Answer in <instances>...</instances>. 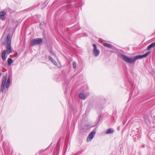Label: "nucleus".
<instances>
[{
    "instance_id": "1",
    "label": "nucleus",
    "mask_w": 155,
    "mask_h": 155,
    "mask_svg": "<svg viewBox=\"0 0 155 155\" xmlns=\"http://www.w3.org/2000/svg\"><path fill=\"white\" fill-rule=\"evenodd\" d=\"M150 51H148L143 55H137L135 57L133 58L128 57L127 56L124 55H122V57L123 58V60L125 61H126L127 63L131 64L133 63L137 59H139L141 58H145L148 55L150 54Z\"/></svg>"
},
{
    "instance_id": "2",
    "label": "nucleus",
    "mask_w": 155,
    "mask_h": 155,
    "mask_svg": "<svg viewBox=\"0 0 155 155\" xmlns=\"http://www.w3.org/2000/svg\"><path fill=\"white\" fill-rule=\"evenodd\" d=\"M6 80L7 77L6 76L3 77L2 79V81L0 89V91L1 92H3L5 88V85L6 88H8L9 86L10 83V79L9 78H8L6 83Z\"/></svg>"
},
{
    "instance_id": "3",
    "label": "nucleus",
    "mask_w": 155,
    "mask_h": 155,
    "mask_svg": "<svg viewBox=\"0 0 155 155\" xmlns=\"http://www.w3.org/2000/svg\"><path fill=\"white\" fill-rule=\"evenodd\" d=\"M42 40L41 38H37L33 39L31 42V45L33 46L37 45L40 44L42 42Z\"/></svg>"
},
{
    "instance_id": "4",
    "label": "nucleus",
    "mask_w": 155,
    "mask_h": 155,
    "mask_svg": "<svg viewBox=\"0 0 155 155\" xmlns=\"http://www.w3.org/2000/svg\"><path fill=\"white\" fill-rule=\"evenodd\" d=\"M11 38L12 37H11V35L9 34H8L6 36L5 38V42H2V44L4 45L6 43L7 45H11Z\"/></svg>"
},
{
    "instance_id": "5",
    "label": "nucleus",
    "mask_w": 155,
    "mask_h": 155,
    "mask_svg": "<svg viewBox=\"0 0 155 155\" xmlns=\"http://www.w3.org/2000/svg\"><path fill=\"white\" fill-rule=\"evenodd\" d=\"M92 45L94 47V49H93V54L95 57H97L99 54L100 51L97 49V47L95 44H93Z\"/></svg>"
},
{
    "instance_id": "6",
    "label": "nucleus",
    "mask_w": 155,
    "mask_h": 155,
    "mask_svg": "<svg viewBox=\"0 0 155 155\" xmlns=\"http://www.w3.org/2000/svg\"><path fill=\"white\" fill-rule=\"evenodd\" d=\"M95 134V132L92 131L89 134L87 138V141L88 142L91 141L94 137Z\"/></svg>"
},
{
    "instance_id": "7",
    "label": "nucleus",
    "mask_w": 155,
    "mask_h": 155,
    "mask_svg": "<svg viewBox=\"0 0 155 155\" xmlns=\"http://www.w3.org/2000/svg\"><path fill=\"white\" fill-rule=\"evenodd\" d=\"M11 45H6L7 50L6 51L8 54H9L12 52V48Z\"/></svg>"
},
{
    "instance_id": "8",
    "label": "nucleus",
    "mask_w": 155,
    "mask_h": 155,
    "mask_svg": "<svg viewBox=\"0 0 155 155\" xmlns=\"http://www.w3.org/2000/svg\"><path fill=\"white\" fill-rule=\"evenodd\" d=\"M6 53V50H4L3 51L2 54V60L3 61H4L6 60V58L5 57V54Z\"/></svg>"
},
{
    "instance_id": "9",
    "label": "nucleus",
    "mask_w": 155,
    "mask_h": 155,
    "mask_svg": "<svg viewBox=\"0 0 155 155\" xmlns=\"http://www.w3.org/2000/svg\"><path fill=\"white\" fill-rule=\"evenodd\" d=\"M5 14L6 13L4 11H2L0 13V18L2 20H4L5 19L4 16Z\"/></svg>"
},
{
    "instance_id": "10",
    "label": "nucleus",
    "mask_w": 155,
    "mask_h": 155,
    "mask_svg": "<svg viewBox=\"0 0 155 155\" xmlns=\"http://www.w3.org/2000/svg\"><path fill=\"white\" fill-rule=\"evenodd\" d=\"M79 96L81 99L82 100H84L86 97V95L82 93H80L79 95Z\"/></svg>"
},
{
    "instance_id": "11",
    "label": "nucleus",
    "mask_w": 155,
    "mask_h": 155,
    "mask_svg": "<svg viewBox=\"0 0 155 155\" xmlns=\"http://www.w3.org/2000/svg\"><path fill=\"white\" fill-rule=\"evenodd\" d=\"M49 59L51 62L55 66H57L58 65V64L56 61L54 59L52 58L49 56Z\"/></svg>"
},
{
    "instance_id": "12",
    "label": "nucleus",
    "mask_w": 155,
    "mask_h": 155,
    "mask_svg": "<svg viewBox=\"0 0 155 155\" xmlns=\"http://www.w3.org/2000/svg\"><path fill=\"white\" fill-rule=\"evenodd\" d=\"M155 47V42H153L148 46L147 48V50H150L151 48Z\"/></svg>"
},
{
    "instance_id": "13",
    "label": "nucleus",
    "mask_w": 155,
    "mask_h": 155,
    "mask_svg": "<svg viewBox=\"0 0 155 155\" xmlns=\"http://www.w3.org/2000/svg\"><path fill=\"white\" fill-rule=\"evenodd\" d=\"M114 132V130L113 129L109 128L107 129L106 132V133L107 134H111L113 133Z\"/></svg>"
},
{
    "instance_id": "14",
    "label": "nucleus",
    "mask_w": 155,
    "mask_h": 155,
    "mask_svg": "<svg viewBox=\"0 0 155 155\" xmlns=\"http://www.w3.org/2000/svg\"><path fill=\"white\" fill-rule=\"evenodd\" d=\"M7 61L8 62V64L9 66L11 65V64L13 62V60L11 58H8V59Z\"/></svg>"
},
{
    "instance_id": "15",
    "label": "nucleus",
    "mask_w": 155,
    "mask_h": 155,
    "mask_svg": "<svg viewBox=\"0 0 155 155\" xmlns=\"http://www.w3.org/2000/svg\"><path fill=\"white\" fill-rule=\"evenodd\" d=\"M73 67L74 69H75L76 67V62H74L73 64Z\"/></svg>"
},
{
    "instance_id": "16",
    "label": "nucleus",
    "mask_w": 155,
    "mask_h": 155,
    "mask_svg": "<svg viewBox=\"0 0 155 155\" xmlns=\"http://www.w3.org/2000/svg\"><path fill=\"white\" fill-rule=\"evenodd\" d=\"M50 53L51 54H52L53 55H54V52H53L52 51H51L50 52Z\"/></svg>"
},
{
    "instance_id": "17",
    "label": "nucleus",
    "mask_w": 155,
    "mask_h": 155,
    "mask_svg": "<svg viewBox=\"0 0 155 155\" xmlns=\"http://www.w3.org/2000/svg\"><path fill=\"white\" fill-rule=\"evenodd\" d=\"M108 47L111 48L112 47V46L110 45H109V46Z\"/></svg>"
},
{
    "instance_id": "18",
    "label": "nucleus",
    "mask_w": 155,
    "mask_h": 155,
    "mask_svg": "<svg viewBox=\"0 0 155 155\" xmlns=\"http://www.w3.org/2000/svg\"><path fill=\"white\" fill-rule=\"evenodd\" d=\"M1 73L0 72V77L1 76Z\"/></svg>"
}]
</instances>
